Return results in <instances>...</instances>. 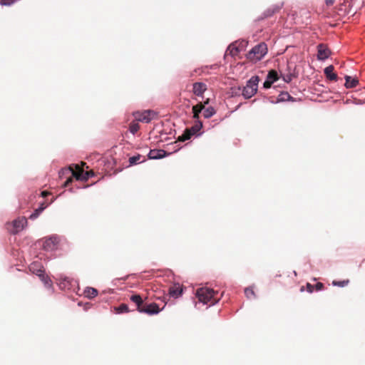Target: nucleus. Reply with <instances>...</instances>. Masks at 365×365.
Returning a JSON list of instances; mask_svg holds the SVG:
<instances>
[{
    "instance_id": "0eeeda50",
    "label": "nucleus",
    "mask_w": 365,
    "mask_h": 365,
    "mask_svg": "<svg viewBox=\"0 0 365 365\" xmlns=\"http://www.w3.org/2000/svg\"><path fill=\"white\" fill-rule=\"evenodd\" d=\"M29 270L33 274L38 275L42 281L48 283L47 277H45L44 269L42 264L39 262H34L29 265Z\"/></svg>"
},
{
    "instance_id": "cd10ccee",
    "label": "nucleus",
    "mask_w": 365,
    "mask_h": 365,
    "mask_svg": "<svg viewBox=\"0 0 365 365\" xmlns=\"http://www.w3.org/2000/svg\"><path fill=\"white\" fill-rule=\"evenodd\" d=\"M68 284H70V282L67 280L66 279H63L62 282H60V287L61 289H69Z\"/></svg>"
},
{
    "instance_id": "7c9ffc66",
    "label": "nucleus",
    "mask_w": 365,
    "mask_h": 365,
    "mask_svg": "<svg viewBox=\"0 0 365 365\" xmlns=\"http://www.w3.org/2000/svg\"><path fill=\"white\" fill-rule=\"evenodd\" d=\"M306 289L308 292L312 293L314 289V286L311 284L310 283H307Z\"/></svg>"
},
{
    "instance_id": "6e6552de",
    "label": "nucleus",
    "mask_w": 365,
    "mask_h": 365,
    "mask_svg": "<svg viewBox=\"0 0 365 365\" xmlns=\"http://www.w3.org/2000/svg\"><path fill=\"white\" fill-rule=\"evenodd\" d=\"M27 225V219L25 217H18L12 222V228L10 232L15 235L21 231Z\"/></svg>"
},
{
    "instance_id": "473e14b6",
    "label": "nucleus",
    "mask_w": 365,
    "mask_h": 365,
    "mask_svg": "<svg viewBox=\"0 0 365 365\" xmlns=\"http://www.w3.org/2000/svg\"><path fill=\"white\" fill-rule=\"evenodd\" d=\"M229 49L230 50V53L232 56L236 55L237 53V52H238L237 48L234 47V46H230Z\"/></svg>"
},
{
    "instance_id": "7ed1b4c3",
    "label": "nucleus",
    "mask_w": 365,
    "mask_h": 365,
    "mask_svg": "<svg viewBox=\"0 0 365 365\" xmlns=\"http://www.w3.org/2000/svg\"><path fill=\"white\" fill-rule=\"evenodd\" d=\"M259 81V77L255 76H252L247 81L246 86L244 88L242 91V95L245 98H250L256 93L257 91Z\"/></svg>"
},
{
    "instance_id": "72a5a7b5",
    "label": "nucleus",
    "mask_w": 365,
    "mask_h": 365,
    "mask_svg": "<svg viewBox=\"0 0 365 365\" xmlns=\"http://www.w3.org/2000/svg\"><path fill=\"white\" fill-rule=\"evenodd\" d=\"M272 83H271V81L268 79H266V81L264 82V87L265 88H269L271 87Z\"/></svg>"
},
{
    "instance_id": "20e7f679",
    "label": "nucleus",
    "mask_w": 365,
    "mask_h": 365,
    "mask_svg": "<svg viewBox=\"0 0 365 365\" xmlns=\"http://www.w3.org/2000/svg\"><path fill=\"white\" fill-rule=\"evenodd\" d=\"M157 113L152 110H145L143 111H138L133 113L135 120L143 123H150L152 120L155 118Z\"/></svg>"
},
{
    "instance_id": "4468645a",
    "label": "nucleus",
    "mask_w": 365,
    "mask_h": 365,
    "mask_svg": "<svg viewBox=\"0 0 365 365\" xmlns=\"http://www.w3.org/2000/svg\"><path fill=\"white\" fill-rule=\"evenodd\" d=\"M166 156V152L164 150H150L148 153L150 159H160Z\"/></svg>"
},
{
    "instance_id": "39448f33",
    "label": "nucleus",
    "mask_w": 365,
    "mask_h": 365,
    "mask_svg": "<svg viewBox=\"0 0 365 365\" xmlns=\"http://www.w3.org/2000/svg\"><path fill=\"white\" fill-rule=\"evenodd\" d=\"M70 172L72 175L74 176L76 180L86 181L89 178L88 173L83 171V169L78 165H75V170L72 167H70L68 170H63L62 173Z\"/></svg>"
},
{
    "instance_id": "c9c22d12",
    "label": "nucleus",
    "mask_w": 365,
    "mask_h": 365,
    "mask_svg": "<svg viewBox=\"0 0 365 365\" xmlns=\"http://www.w3.org/2000/svg\"><path fill=\"white\" fill-rule=\"evenodd\" d=\"M334 0H326V4L327 5H332L334 4Z\"/></svg>"
},
{
    "instance_id": "9b49d317",
    "label": "nucleus",
    "mask_w": 365,
    "mask_h": 365,
    "mask_svg": "<svg viewBox=\"0 0 365 365\" xmlns=\"http://www.w3.org/2000/svg\"><path fill=\"white\" fill-rule=\"evenodd\" d=\"M329 55H330V51L326 46H324L323 44H319L318 46V53H317L318 59L325 60L329 56Z\"/></svg>"
},
{
    "instance_id": "393cba45",
    "label": "nucleus",
    "mask_w": 365,
    "mask_h": 365,
    "mask_svg": "<svg viewBox=\"0 0 365 365\" xmlns=\"http://www.w3.org/2000/svg\"><path fill=\"white\" fill-rule=\"evenodd\" d=\"M349 283V279H344V280H342V281L334 280L332 282V284L334 286H337V287H345V286L348 285Z\"/></svg>"
},
{
    "instance_id": "a211bd4d",
    "label": "nucleus",
    "mask_w": 365,
    "mask_h": 365,
    "mask_svg": "<svg viewBox=\"0 0 365 365\" xmlns=\"http://www.w3.org/2000/svg\"><path fill=\"white\" fill-rule=\"evenodd\" d=\"M333 71L334 67L332 66H329L324 69V73L326 76L331 81H335L336 80L337 76L335 73H333Z\"/></svg>"
},
{
    "instance_id": "1a4fd4ad",
    "label": "nucleus",
    "mask_w": 365,
    "mask_h": 365,
    "mask_svg": "<svg viewBox=\"0 0 365 365\" xmlns=\"http://www.w3.org/2000/svg\"><path fill=\"white\" fill-rule=\"evenodd\" d=\"M161 309L156 303L145 304L143 309L140 310V313H145L149 315L157 314Z\"/></svg>"
},
{
    "instance_id": "f03ea898",
    "label": "nucleus",
    "mask_w": 365,
    "mask_h": 365,
    "mask_svg": "<svg viewBox=\"0 0 365 365\" xmlns=\"http://www.w3.org/2000/svg\"><path fill=\"white\" fill-rule=\"evenodd\" d=\"M267 52V45L261 43L254 48L247 54V58L252 61L261 60Z\"/></svg>"
},
{
    "instance_id": "a878e982",
    "label": "nucleus",
    "mask_w": 365,
    "mask_h": 365,
    "mask_svg": "<svg viewBox=\"0 0 365 365\" xmlns=\"http://www.w3.org/2000/svg\"><path fill=\"white\" fill-rule=\"evenodd\" d=\"M139 128H140V126H139L138 123H135V122H133L130 125L129 130H130V133H132L133 134H135L139 130Z\"/></svg>"
},
{
    "instance_id": "dca6fc26",
    "label": "nucleus",
    "mask_w": 365,
    "mask_h": 365,
    "mask_svg": "<svg viewBox=\"0 0 365 365\" xmlns=\"http://www.w3.org/2000/svg\"><path fill=\"white\" fill-rule=\"evenodd\" d=\"M130 301L134 302L137 306V310L140 312V310H142L143 309V306L145 304H143V301L142 297L139 294H133L130 297Z\"/></svg>"
},
{
    "instance_id": "6ab92c4d",
    "label": "nucleus",
    "mask_w": 365,
    "mask_h": 365,
    "mask_svg": "<svg viewBox=\"0 0 365 365\" xmlns=\"http://www.w3.org/2000/svg\"><path fill=\"white\" fill-rule=\"evenodd\" d=\"M203 109H204V105H202V103L197 104L196 106H194L192 107L193 118L195 120H198L199 114L202 110H203Z\"/></svg>"
},
{
    "instance_id": "a19ab883",
    "label": "nucleus",
    "mask_w": 365,
    "mask_h": 365,
    "mask_svg": "<svg viewBox=\"0 0 365 365\" xmlns=\"http://www.w3.org/2000/svg\"><path fill=\"white\" fill-rule=\"evenodd\" d=\"M300 291H301L302 292H304V287H303V286H302V287L300 288Z\"/></svg>"
},
{
    "instance_id": "aec40b11",
    "label": "nucleus",
    "mask_w": 365,
    "mask_h": 365,
    "mask_svg": "<svg viewBox=\"0 0 365 365\" xmlns=\"http://www.w3.org/2000/svg\"><path fill=\"white\" fill-rule=\"evenodd\" d=\"M84 294L88 298H93L98 294V291L95 288L88 287L84 292Z\"/></svg>"
},
{
    "instance_id": "4c0bfd02",
    "label": "nucleus",
    "mask_w": 365,
    "mask_h": 365,
    "mask_svg": "<svg viewBox=\"0 0 365 365\" xmlns=\"http://www.w3.org/2000/svg\"><path fill=\"white\" fill-rule=\"evenodd\" d=\"M87 173H88V175H89V178H90V177H91V176H93V174H94L93 171H88V172H87Z\"/></svg>"
},
{
    "instance_id": "c85d7f7f",
    "label": "nucleus",
    "mask_w": 365,
    "mask_h": 365,
    "mask_svg": "<svg viewBox=\"0 0 365 365\" xmlns=\"http://www.w3.org/2000/svg\"><path fill=\"white\" fill-rule=\"evenodd\" d=\"M140 160V157L138 155V156H133V157H131L130 158V163L131 165H133V164H137Z\"/></svg>"
},
{
    "instance_id": "423d86ee",
    "label": "nucleus",
    "mask_w": 365,
    "mask_h": 365,
    "mask_svg": "<svg viewBox=\"0 0 365 365\" xmlns=\"http://www.w3.org/2000/svg\"><path fill=\"white\" fill-rule=\"evenodd\" d=\"M202 128V122L197 120L196 123L193 126H192L190 129H187L181 136L178 137V140L180 141H185L189 140L192 135L199 132Z\"/></svg>"
},
{
    "instance_id": "f257e3e1",
    "label": "nucleus",
    "mask_w": 365,
    "mask_h": 365,
    "mask_svg": "<svg viewBox=\"0 0 365 365\" xmlns=\"http://www.w3.org/2000/svg\"><path fill=\"white\" fill-rule=\"evenodd\" d=\"M196 297L199 302L203 304L210 303V305L215 304L221 297V296H218L217 292L206 287L197 289L196 291Z\"/></svg>"
},
{
    "instance_id": "9d476101",
    "label": "nucleus",
    "mask_w": 365,
    "mask_h": 365,
    "mask_svg": "<svg viewBox=\"0 0 365 365\" xmlns=\"http://www.w3.org/2000/svg\"><path fill=\"white\" fill-rule=\"evenodd\" d=\"M58 243V239L57 237H50L43 242V248L46 250H53L56 247Z\"/></svg>"
},
{
    "instance_id": "58836bf2",
    "label": "nucleus",
    "mask_w": 365,
    "mask_h": 365,
    "mask_svg": "<svg viewBox=\"0 0 365 365\" xmlns=\"http://www.w3.org/2000/svg\"><path fill=\"white\" fill-rule=\"evenodd\" d=\"M208 103H209V99H207V100L204 102V104H203V105L205 106V105H207V104H208Z\"/></svg>"
},
{
    "instance_id": "f3484780",
    "label": "nucleus",
    "mask_w": 365,
    "mask_h": 365,
    "mask_svg": "<svg viewBox=\"0 0 365 365\" xmlns=\"http://www.w3.org/2000/svg\"><path fill=\"white\" fill-rule=\"evenodd\" d=\"M345 86L348 88H352L357 86L359 81L355 78H351V76H345Z\"/></svg>"
},
{
    "instance_id": "c756f323",
    "label": "nucleus",
    "mask_w": 365,
    "mask_h": 365,
    "mask_svg": "<svg viewBox=\"0 0 365 365\" xmlns=\"http://www.w3.org/2000/svg\"><path fill=\"white\" fill-rule=\"evenodd\" d=\"M15 1V0H1V4L2 6H10Z\"/></svg>"
},
{
    "instance_id": "4be33fe9",
    "label": "nucleus",
    "mask_w": 365,
    "mask_h": 365,
    "mask_svg": "<svg viewBox=\"0 0 365 365\" xmlns=\"http://www.w3.org/2000/svg\"><path fill=\"white\" fill-rule=\"evenodd\" d=\"M114 309L115 312L118 314L127 313L130 312L128 306L125 304H121L120 306L115 307Z\"/></svg>"
},
{
    "instance_id": "bb28decb",
    "label": "nucleus",
    "mask_w": 365,
    "mask_h": 365,
    "mask_svg": "<svg viewBox=\"0 0 365 365\" xmlns=\"http://www.w3.org/2000/svg\"><path fill=\"white\" fill-rule=\"evenodd\" d=\"M245 294L248 299H251L255 297V292L252 288L248 287L245 289Z\"/></svg>"
},
{
    "instance_id": "e433bc0d",
    "label": "nucleus",
    "mask_w": 365,
    "mask_h": 365,
    "mask_svg": "<svg viewBox=\"0 0 365 365\" xmlns=\"http://www.w3.org/2000/svg\"><path fill=\"white\" fill-rule=\"evenodd\" d=\"M72 181V179L71 178H68L66 182H65V184L64 185L66 187H67L68 185V184Z\"/></svg>"
},
{
    "instance_id": "ea45409f",
    "label": "nucleus",
    "mask_w": 365,
    "mask_h": 365,
    "mask_svg": "<svg viewBox=\"0 0 365 365\" xmlns=\"http://www.w3.org/2000/svg\"><path fill=\"white\" fill-rule=\"evenodd\" d=\"M41 195H42V196H43V197H45V196L47 195V192H41Z\"/></svg>"
},
{
    "instance_id": "b1692460",
    "label": "nucleus",
    "mask_w": 365,
    "mask_h": 365,
    "mask_svg": "<svg viewBox=\"0 0 365 365\" xmlns=\"http://www.w3.org/2000/svg\"><path fill=\"white\" fill-rule=\"evenodd\" d=\"M46 207H38V208L36 209L35 212L29 216V218L31 220H35L43 211L44 208Z\"/></svg>"
},
{
    "instance_id": "79ce46f5",
    "label": "nucleus",
    "mask_w": 365,
    "mask_h": 365,
    "mask_svg": "<svg viewBox=\"0 0 365 365\" xmlns=\"http://www.w3.org/2000/svg\"><path fill=\"white\" fill-rule=\"evenodd\" d=\"M40 205H44V202H41Z\"/></svg>"
},
{
    "instance_id": "2f4dec72",
    "label": "nucleus",
    "mask_w": 365,
    "mask_h": 365,
    "mask_svg": "<svg viewBox=\"0 0 365 365\" xmlns=\"http://www.w3.org/2000/svg\"><path fill=\"white\" fill-rule=\"evenodd\" d=\"M324 288V284L322 283V282H318L315 285H314V289L317 290V291H320L322 289H323Z\"/></svg>"
},
{
    "instance_id": "f8f14e48",
    "label": "nucleus",
    "mask_w": 365,
    "mask_h": 365,
    "mask_svg": "<svg viewBox=\"0 0 365 365\" xmlns=\"http://www.w3.org/2000/svg\"><path fill=\"white\" fill-rule=\"evenodd\" d=\"M207 90V86L204 83L197 82L192 86V91L195 95L201 96Z\"/></svg>"
},
{
    "instance_id": "5701e85b",
    "label": "nucleus",
    "mask_w": 365,
    "mask_h": 365,
    "mask_svg": "<svg viewBox=\"0 0 365 365\" xmlns=\"http://www.w3.org/2000/svg\"><path fill=\"white\" fill-rule=\"evenodd\" d=\"M267 79L269 80L271 83H273L278 79L277 73L274 71H269L267 75Z\"/></svg>"
},
{
    "instance_id": "ddd939ff",
    "label": "nucleus",
    "mask_w": 365,
    "mask_h": 365,
    "mask_svg": "<svg viewBox=\"0 0 365 365\" xmlns=\"http://www.w3.org/2000/svg\"><path fill=\"white\" fill-rule=\"evenodd\" d=\"M168 292L171 297L178 298L182 294V289L179 284H175L169 288Z\"/></svg>"
},
{
    "instance_id": "f704fd0d",
    "label": "nucleus",
    "mask_w": 365,
    "mask_h": 365,
    "mask_svg": "<svg viewBox=\"0 0 365 365\" xmlns=\"http://www.w3.org/2000/svg\"><path fill=\"white\" fill-rule=\"evenodd\" d=\"M283 78H284V81L285 82H287V83H289V81H291V80H292V77H291V76H284Z\"/></svg>"
},
{
    "instance_id": "2eb2a0df",
    "label": "nucleus",
    "mask_w": 365,
    "mask_h": 365,
    "mask_svg": "<svg viewBox=\"0 0 365 365\" xmlns=\"http://www.w3.org/2000/svg\"><path fill=\"white\" fill-rule=\"evenodd\" d=\"M130 301L134 302L137 306V310L140 312V310H142L143 309V306L145 304H143V301L142 297L139 294H133L130 297Z\"/></svg>"
},
{
    "instance_id": "412c9836",
    "label": "nucleus",
    "mask_w": 365,
    "mask_h": 365,
    "mask_svg": "<svg viewBox=\"0 0 365 365\" xmlns=\"http://www.w3.org/2000/svg\"><path fill=\"white\" fill-rule=\"evenodd\" d=\"M215 114V110L214 109L213 107L210 106V107H208L207 108H204V109H203V116L205 118H210V117H212Z\"/></svg>"
}]
</instances>
